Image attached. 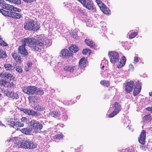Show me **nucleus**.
<instances>
[{"mask_svg":"<svg viewBox=\"0 0 152 152\" xmlns=\"http://www.w3.org/2000/svg\"><path fill=\"white\" fill-rule=\"evenodd\" d=\"M0 45L2 46H7L8 45L1 38H0Z\"/></svg>","mask_w":152,"mask_h":152,"instance_id":"nucleus-43","label":"nucleus"},{"mask_svg":"<svg viewBox=\"0 0 152 152\" xmlns=\"http://www.w3.org/2000/svg\"><path fill=\"white\" fill-rule=\"evenodd\" d=\"M100 84L104 86L108 87L110 85V83L107 80H102L100 81Z\"/></svg>","mask_w":152,"mask_h":152,"instance_id":"nucleus-30","label":"nucleus"},{"mask_svg":"<svg viewBox=\"0 0 152 152\" xmlns=\"http://www.w3.org/2000/svg\"><path fill=\"white\" fill-rule=\"evenodd\" d=\"M152 119V117L150 114H149L144 116L142 118L143 121H146L148 122H151Z\"/></svg>","mask_w":152,"mask_h":152,"instance_id":"nucleus-26","label":"nucleus"},{"mask_svg":"<svg viewBox=\"0 0 152 152\" xmlns=\"http://www.w3.org/2000/svg\"><path fill=\"white\" fill-rule=\"evenodd\" d=\"M141 89V84L139 81L137 82L136 87L134 88L133 93L134 96H137L140 92Z\"/></svg>","mask_w":152,"mask_h":152,"instance_id":"nucleus-14","label":"nucleus"},{"mask_svg":"<svg viewBox=\"0 0 152 152\" xmlns=\"http://www.w3.org/2000/svg\"><path fill=\"white\" fill-rule=\"evenodd\" d=\"M126 92L130 93L132 91L134 86V82L132 80L126 82L125 84Z\"/></svg>","mask_w":152,"mask_h":152,"instance_id":"nucleus-10","label":"nucleus"},{"mask_svg":"<svg viewBox=\"0 0 152 152\" xmlns=\"http://www.w3.org/2000/svg\"><path fill=\"white\" fill-rule=\"evenodd\" d=\"M104 67V66H103L102 67V68H103V67Z\"/></svg>","mask_w":152,"mask_h":152,"instance_id":"nucleus-61","label":"nucleus"},{"mask_svg":"<svg viewBox=\"0 0 152 152\" xmlns=\"http://www.w3.org/2000/svg\"><path fill=\"white\" fill-rule=\"evenodd\" d=\"M12 11H10V14L9 15V17H11L13 18H15V15L14 14H15V12H12Z\"/></svg>","mask_w":152,"mask_h":152,"instance_id":"nucleus-46","label":"nucleus"},{"mask_svg":"<svg viewBox=\"0 0 152 152\" xmlns=\"http://www.w3.org/2000/svg\"><path fill=\"white\" fill-rule=\"evenodd\" d=\"M138 33L137 32H134L131 33L129 35V38L130 39H132L138 35Z\"/></svg>","mask_w":152,"mask_h":152,"instance_id":"nucleus-39","label":"nucleus"},{"mask_svg":"<svg viewBox=\"0 0 152 152\" xmlns=\"http://www.w3.org/2000/svg\"><path fill=\"white\" fill-rule=\"evenodd\" d=\"M4 2V1L3 0H0V4H1L2 3Z\"/></svg>","mask_w":152,"mask_h":152,"instance_id":"nucleus-57","label":"nucleus"},{"mask_svg":"<svg viewBox=\"0 0 152 152\" xmlns=\"http://www.w3.org/2000/svg\"><path fill=\"white\" fill-rule=\"evenodd\" d=\"M40 24L37 21L31 20H28L24 24V28L29 31H35L40 28Z\"/></svg>","mask_w":152,"mask_h":152,"instance_id":"nucleus-2","label":"nucleus"},{"mask_svg":"<svg viewBox=\"0 0 152 152\" xmlns=\"http://www.w3.org/2000/svg\"><path fill=\"white\" fill-rule=\"evenodd\" d=\"M149 95L150 96H152V92H150L149 93Z\"/></svg>","mask_w":152,"mask_h":152,"instance_id":"nucleus-58","label":"nucleus"},{"mask_svg":"<svg viewBox=\"0 0 152 152\" xmlns=\"http://www.w3.org/2000/svg\"><path fill=\"white\" fill-rule=\"evenodd\" d=\"M24 126V124L23 123L17 121L15 122L14 126L13 127L16 130H18V127H23Z\"/></svg>","mask_w":152,"mask_h":152,"instance_id":"nucleus-28","label":"nucleus"},{"mask_svg":"<svg viewBox=\"0 0 152 152\" xmlns=\"http://www.w3.org/2000/svg\"><path fill=\"white\" fill-rule=\"evenodd\" d=\"M34 110L39 111H43L44 109L42 106L38 104L34 106Z\"/></svg>","mask_w":152,"mask_h":152,"instance_id":"nucleus-29","label":"nucleus"},{"mask_svg":"<svg viewBox=\"0 0 152 152\" xmlns=\"http://www.w3.org/2000/svg\"><path fill=\"white\" fill-rule=\"evenodd\" d=\"M145 110L149 111H151V113H152V107H148L145 108Z\"/></svg>","mask_w":152,"mask_h":152,"instance_id":"nucleus-51","label":"nucleus"},{"mask_svg":"<svg viewBox=\"0 0 152 152\" xmlns=\"http://www.w3.org/2000/svg\"><path fill=\"white\" fill-rule=\"evenodd\" d=\"M20 131L22 133L26 134H31L34 133L31 127L30 128H26L22 129L20 130Z\"/></svg>","mask_w":152,"mask_h":152,"instance_id":"nucleus-20","label":"nucleus"},{"mask_svg":"<svg viewBox=\"0 0 152 152\" xmlns=\"http://www.w3.org/2000/svg\"><path fill=\"white\" fill-rule=\"evenodd\" d=\"M75 69V66L71 65H69L66 66L64 68V70L65 71L72 73L74 72Z\"/></svg>","mask_w":152,"mask_h":152,"instance_id":"nucleus-22","label":"nucleus"},{"mask_svg":"<svg viewBox=\"0 0 152 152\" xmlns=\"http://www.w3.org/2000/svg\"><path fill=\"white\" fill-rule=\"evenodd\" d=\"M6 72H3L0 74V77L1 78H6Z\"/></svg>","mask_w":152,"mask_h":152,"instance_id":"nucleus-49","label":"nucleus"},{"mask_svg":"<svg viewBox=\"0 0 152 152\" xmlns=\"http://www.w3.org/2000/svg\"><path fill=\"white\" fill-rule=\"evenodd\" d=\"M87 61L85 58H82L79 62V66L81 69H83L85 67L87 66Z\"/></svg>","mask_w":152,"mask_h":152,"instance_id":"nucleus-19","label":"nucleus"},{"mask_svg":"<svg viewBox=\"0 0 152 152\" xmlns=\"http://www.w3.org/2000/svg\"><path fill=\"white\" fill-rule=\"evenodd\" d=\"M2 94H0V97L2 96Z\"/></svg>","mask_w":152,"mask_h":152,"instance_id":"nucleus-60","label":"nucleus"},{"mask_svg":"<svg viewBox=\"0 0 152 152\" xmlns=\"http://www.w3.org/2000/svg\"><path fill=\"white\" fill-rule=\"evenodd\" d=\"M80 3L87 9L94 12L96 11V9L92 0H82Z\"/></svg>","mask_w":152,"mask_h":152,"instance_id":"nucleus-4","label":"nucleus"},{"mask_svg":"<svg viewBox=\"0 0 152 152\" xmlns=\"http://www.w3.org/2000/svg\"><path fill=\"white\" fill-rule=\"evenodd\" d=\"M126 58L125 56H123L120 60L119 64L117 65V67L118 68H120L122 67L125 64L126 62Z\"/></svg>","mask_w":152,"mask_h":152,"instance_id":"nucleus-21","label":"nucleus"},{"mask_svg":"<svg viewBox=\"0 0 152 152\" xmlns=\"http://www.w3.org/2000/svg\"><path fill=\"white\" fill-rule=\"evenodd\" d=\"M140 63H142V64H144V62L142 61L140 62Z\"/></svg>","mask_w":152,"mask_h":152,"instance_id":"nucleus-59","label":"nucleus"},{"mask_svg":"<svg viewBox=\"0 0 152 152\" xmlns=\"http://www.w3.org/2000/svg\"><path fill=\"white\" fill-rule=\"evenodd\" d=\"M15 15V18H14L15 19H19L22 16L21 14L15 12V14H14Z\"/></svg>","mask_w":152,"mask_h":152,"instance_id":"nucleus-47","label":"nucleus"},{"mask_svg":"<svg viewBox=\"0 0 152 152\" xmlns=\"http://www.w3.org/2000/svg\"><path fill=\"white\" fill-rule=\"evenodd\" d=\"M23 42V44L26 46L27 45L29 47L31 48L34 45H37L39 44L40 46H44V45H48L49 40L46 39L44 41L41 42L39 40H37L35 39L28 37L24 38L22 41Z\"/></svg>","mask_w":152,"mask_h":152,"instance_id":"nucleus-1","label":"nucleus"},{"mask_svg":"<svg viewBox=\"0 0 152 152\" xmlns=\"http://www.w3.org/2000/svg\"><path fill=\"white\" fill-rule=\"evenodd\" d=\"M2 4V8L3 9L11 11L12 10V5L6 3L5 1L1 4Z\"/></svg>","mask_w":152,"mask_h":152,"instance_id":"nucleus-23","label":"nucleus"},{"mask_svg":"<svg viewBox=\"0 0 152 152\" xmlns=\"http://www.w3.org/2000/svg\"><path fill=\"white\" fill-rule=\"evenodd\" d=\"M14 121H15V120L13 119L12 118L9 119L8 121V122L9 123V124L11 125L13 127L14 126V125H15V123Z\"/></svg>","mask_w":152,"mask_h":152,"instance_id":"nucleus-37","label":"nucleus"},{"mask_svg":"<svg viewBox=\"0 0 152 152\" xmlns=\"http://www.w3.org/2000/svg\"><path fill=\"white\" fill-rule=\"evenodd\" d=\"M21 121H22L23 122H26V121L27 119L25 117H22L21 119Z\"/></svg>","mask_w":152,"mask_h":152,"instance_id":"nucleus-55","label":"nucleus"},{"mask_svg":"<svg viewBox=\"0 0 152 152\" xmlns=\"http://www.w3.org/2000/svg\"><path fill=\"white\" fill-rule=\"evenodd\" d=\"M12 10H11V11L20 12L21 11V10L15 7L12 5Z\"/></svg>","mask_w":152,"mask_h":152,"instance_id":"nucleus-42","label":"nucleus"},{"mask_svg":"<svg viewBox=\"0 0 152 152\" xmlns=\"http://www.w3.org/2000/svg\"><path fill=\"white\" fill-rule=\"evenodd\" d=\"M96 2L98 4V5H99V7L100 6V5H101V4H103V3H102V2L100 0H96Z\"/></svg>","mask_w":152,"mask_h":152,"instance_id":"nucleus-52","label":"nucleus"},{"mask_svg":"<svg viewBox=\"0 0 152 152\" xmlns=\"http://www.w3.org/2000/svg\"><path fill=\"white\" fill-rule=\"evenodd\" d=\"M36 45H34L33 46L31 47V50L33 51H37L38 52H40L41 51L42 47L43 46H40L39 44H37Z\"/></svg>","mask_w":152,"mask_h":152,"instance_id":"nucleus-24","label":"nucleus"},{"mask_svg":"<svg viewBox=\"0 0 152 152\" xmlns=\"http://www.w3.org/2000/svg\"><path fill=\"white\" fill-rule=\"evenodd\" d=\"M25 2L27 3H31L35 1L36 0H23Z\"/></svg>","mask_w":152,"mask_h":152,"instance_id":"nucleus-50","label":"nucleus"},{"mask_svg":"<svg viewBox=\"0 0 152 152\" xmlns=\"http://www.w3.org/2000/svg\"><path fill=\"white\" fill-rule=\"evenodd\" d=\"M51 114L52 115H53V117H55L56 116L58 117L60 115V114L58 112L55 111L52 112Z\"/></svg>","mask_w":152,"mask_h":152,"instance_id":"nucleus-48","label":"nucleus"},{"mask_svg":"<svg viewBox=\"0 0 152 152\" xmlns=\"http://www.w3.org/2000/svg\"><path fill=\"white\" fill-rule=\"evenodd\" d=\"M108 55L110 61L112 63L114 64L119 61V55L117 52L111 51L109 52Z\"/></svg>","mask_w":152,"mask_h":152,"instance_id":"nucleus-6","label":"nucleus"},{"mask_svg":"<svg viewBox=\"0 0 152 152\" xmlns=\"http://www.w3.org/2000/svg\"><path fill=\"white\" fill-rule=\"evenodd\" d=\"M19 147L25 149H33L37 147V144L32 142L26 140L21 142Z\"/></svg>","mask_w":152,"mask_h":152,"instance_id":"nucleus-5","label":"nucleus"},{"mask_svg":"<svg viewBox=\"0 0 152 152\" xmlns=\"http://www.w3.org/2000/svg\"><path fill=\"white\" fill-rule=\"evenodd\" d=\"M8 85L7 88H13L15 87V85L12 82H8Z\"/></svg>","mask_w":152,"mask_h":152,"instance_id":"nucleus-41","label":"nucleus"},{"mask_svg":"<svg viewBox=\"0 0 152 152\" xmlns=\"http://www.w3.org/2000/svg\"><path fill=\"white\" fill-rule=\"evenodd\" d=\"M134 64H136L137 62L138 61V57H135L134 59Z\"/></svg>","mask_w":152,"mask_h":152,"instance_id":"nucleus-53","label":"nucleus"},{"mask_svg":"<svg viewBox=\"0 0 152 152\" xmlns=\"http://www.w3.org/2000/svg\"><path fill=\"white\" fill-rule=\"evenodd\" d=\"M37 88L34 86H28L23 87L22 89L23 92L27 94L33 95L35 93Z\"/></svg>","mask_w":152,"mask_h":152,"instance_id":"nucleus-9","label":"nucleus"},{"mask_svg":"<svg viewBox=\"0 0 152 152\" xmlns=\"http://www.w3.org/2000/svg\"><path fill=\"white\" fill-rule=\"evenodd\" d=\"M37 97L36 96H29L28 99L29 100H32L34 102H35L37 100V99H36Z\"/></svg>","mask_w":152,"mask_h":152,"instance_id":"nucleus-38","label":"nucleus"},{"mask_svg":"<svg viewBox=\"0 0 152 152\" xmlns=\"http://www.w3.org/2000/svg\"><path fill=\"white\" fill-rule=\"evenodd\" d=\"M63 136H64L63 134L61 133L59 134L55 135L53 136V138L57 140H59L61 139L63 137Z\"/></svg>","mask_w":152,"mask_h":152,"instance_id":"nucleus-35","label":"nucleus"},{"mask_svg":"<svg viewBox=\"0 0 152 152\" xmlns=\"http://www.w3.org/2000/svg\"><path fill=\"white\" fill-rule=\"evenodd\" d=\"M101 5H100V6L99 7L100 9L104 13L107 15H109L110 14V10L104 4H101Z\"/></svg>","mask_w":152,"mask_h":152,"instance_id":"nucleus-18","label":"nucleus"},{"mask_svg":"<svg viewBox=\"0 0 152 152\" xmlns=\"http://www.w3.org/2000/svg\"><path fill=\"white\" fill-rule=\"evenodd\" d=\"M7 55L5 51L3 50L0 49V58H4L7 57Z\"/></svg>","mask_w":152,"mask_h":152,"instance_id":"nucleus-32","label":"nucleus"},{"mask_svg":"<svg viewBox=\"0 0 152 152\" xmlns=\"http://www.w3.org/2000/svg\"><path fill=\"white\" fill-rule=\"evenodd\" d=\"M7 84H8V82L7 81L5 80H0V85L5 87H7V86L8 85Z\"/></svg>","mask_w":152,"mask_h":152,"instance_id":"nucleus-33","label":"nucleus"},{"mask_svg":"<svg viewBox=\"0 0 152 152\" xmlns=\"http://www.w3.org/2000/svg\"><path fill=\"white\" fill-rule=\"evenodd\" d=\"M114 110L108 115L109 118H112L121 111V106L119 102H116L114 104Z\"/></svg>","mask_w":152,"mask_h":152,"instance_id":"nucleus-8","label":"nucleus"},{"mask_svg":"<svg viewBox=\"0 0 152 152\" xmlns=\"http://www.w3.org/2000/svg\"><path fill=\"white\" fill-rule=\"evenodd\" d=\"M145 137L146 132L145 130H143L141 133L138 139L139 143L142 144L144 145L145 142Z\"/></svg>","mask_w":152,"mask_h":152,"instance_id":"nucleus-15","label":"nucleus"},{"mask_svg":"<svg viewBox=\"0 0 152 152\" xmlns=\"http://www.w3.org/2000/svg\"><path fill=\"white\" fill-rule=\"evenodd\" d=\"M14 78L12 74L9 73L7 72H6V78L8 79H13Z\"/></svg>","mask_w":152,"mask_h":152,"instance_id":"nucleus-40","label":"nucleus"},{"mask_svg":"<svg viewBox=\"0 0 152 152\" xmlns=\"http://www.w3.org/2000/svg\"><path fill=\"white\" fill-rule=\"evenodd\" d=\"M84 42L86 45L91 48L94 50H97L98 49V45L92 40L89 39H86Z\"/></svg>","mask_w":152,"mask_h":152,"instance_id":"nucleus-11","label":"nucleus"},{"mask_svg":"<svg viewBox=\"0 0 152 152\" xmlns=\"http://www.w3.org/2000/svg\"><path fill=\"white\" fill-rule=\"evenodd\" d=\"M32 65V64L31 62H28L27 63V67L28 68H29Z\"/></svg>","mask_w":152,"mask_h":152,"instance_id":"nucleus-54","label":"nucleus"},{"mask_svg":"<svg viewBox=\"0 0 152 152\" xmlns=\"http://www.w3.org/2000/svg\"><path fill=\"white\" fill-rule=\"evenodd\" d=\"M7 1L17 4H20L21 3L20 0H8Z\"/></svg>","mask_w":152,"mask_h":152,"instance_id":"nucleus-34","label":"nucleus"},{"mask_svg":"<svg viewBox=\"0 0 152 152\" xmlns=\"http://www.w3.org/2000/svg\"><path fill=\"white\" fill-rule=\"evenodd\" d=\"M35 94H38L40 95H42L43 94H44V92L43 91L39 88H36V91H35Z\"/></svg>","mask_w":152,"mask_h":152,"instance_id":"nucleus-36","label":"nucleus"},{"mask_svg":"<svg viewBox=\"0 0 152 152\" xmlns=\"http://www.w3.org/2000/svg\"><path fill=\"white\" fill-rule=\"evenodd\" d=\"M91 50L88 49H84L83 50L82 53L83 54L86 55L88 53H90L91 52Z\"/></svg>","mask_w":152,"mask_h":152,"instance_id":"nucleus-44","label":"nucleus"},{"mask_svg":"<svg viewBox=\"0 0 152 152\" xmlns=\"http://www.w3.org/2000/svg\"><path fill=\"white\" fill-rule=\"evenodd\" d=\"M69 50L72 52L76 53L78 51V48L77 46L75 45L71 46L69 48Z\"/></svg>","mask_w":152,"mask_h":152,"instance_id":"nucleus-27","label":"nucleus"},{"mask_svg":"<svg viewBox=\"0 0 152 152\" xmlns=\"http://www.w3.org/2000/svg\"><path fill=\"white\" fill-rule=\"evenodd\" d=\"M4 66L7 71H12L15 68L10 64H6L4 65Z\"/></svg>","mask_w":152,"mask_h":152,"instance_id":"nucleus-25","label":"nucleus"},{"mask_svg":"<svg viewBox=\"0 0 152 152\" xmlns=\"http://www.w3.org/2000/svg\"><path fill=\"white\" fill-rule=\"evenodd\" d=\"M2 91L7 96L12 99H16L19 98L18 94L13 91L7 89L6 90H2Z\"/></svg>","mask_w":152,"mask_h":152,"instance_id":"nucleus-7","label":"nucleus"},{"mask_svg":"<svg viewBox=\"0 0 152 152\" xmlns=\"http://www.w3.org/2000/svg\"><path fill=\"white\" fill-rule=\"evenodd\" d=\"M16 70L18 72L20 73H22L23 72V69L20 66H17L16 67Z\"/></svg>","mask_w":152,"mask_h":152,"instance_id":"nucleus-45","label":"nucleus"},{"mask_svg":"<svg viewBox=\"0 0 152 152\" xmlns=\"http://www.w3.org/2000/svg\"><path fill=\"white\" fill-rule=\"evenodd\" d=\"M60 56L63 58L67 57L69 56H72L73 53H71L69 50L66 49H63L61 50Z\"/></svg>","mask_w":152,"mask_h":152,"instance_id":"nucleus-17","label":"nucleus"},{"mask_svg":"<svg viewBox=\"0 0 152 152\" xmlns=\"http://www.w3.org/2000/svg\"><path fill=\"white\" fill-rule=\"evenodd\" d=\"M10 11H6L3 9H0V12L3 15L9 17Z\"/></svg>","mask_w":152,"mask_h":152,"instance_id":"nucleus-31","label":"nucleus"},{"mask_svg":"<svg viewBox=\"0 0 152 152\" xmlns=\"http://www.w3.org/2000/svg\"><path fill=\"white\" fill-rule=\"evenodd\" d=\"M12 56L14 60L18 64H20L22 62L20 56L18 54L17 52L14 51L12 53Z\"/></svg>","mask_w":152,"mask_h":152,"instance_id":"nucleus-16","label":"nucleus"},{"mask_svg":"<svg viewBox=\"0 0 152 152\" xmlns=\"http://www.w3.org/2000/svg\"><path fill=\"white\" fill-rule=\"evenodd\" d=\"M26 46L23 44L21 46H20L18 48V53L23 57H26L28 56V53L27 50L25 48Z\"/></svg>","mask_w":152,"mask_h":152,"instance_id":"nucleus-13","label":"nucleus"},{"mask_svg":"<svg viewBox=\"0 0 152 152\" xmlns=\"http://www.w3.org/2000/svg\"><path fill=\"white\" fill-rule=\"evenodd\" d=\"M19 109L24 113L29 115L38 116L39 115V113L32 110L23 108H20Z\"/></svg>","mask_w":152,"mask_h":152,"instance_id":"nucleus-12","label":"nucleus"},{"mask_svg":"<svg viewBox=\"0 0 152 152\" xmlns=\"http://www.w3.org/2000/svg\"><path fill=\"white\" fill-rule=\"evenodd\" d=\"M30 127L34 133L42 132L41 129H42L43 126L39 121L33 119L30 122Z\"/></svg>","mask_w":152,"mask_h":152,"instance_id":"nucleus-3","label":"nucleus"},{"mask_svg":"<svg viewBox=\"0 0 152 152\" xmlns=\"http://www.w3.org/2000/svg\"><path fill=\"white\" fill-rule=\"evenodd\" d=\"M28 67L27 68V67H25V70L26 71V72H28Z\"/></svg>","mask_w":152,"mask_h":152,"instance_id":"nucleus-56","label":"nucleus"}]
</instances>
